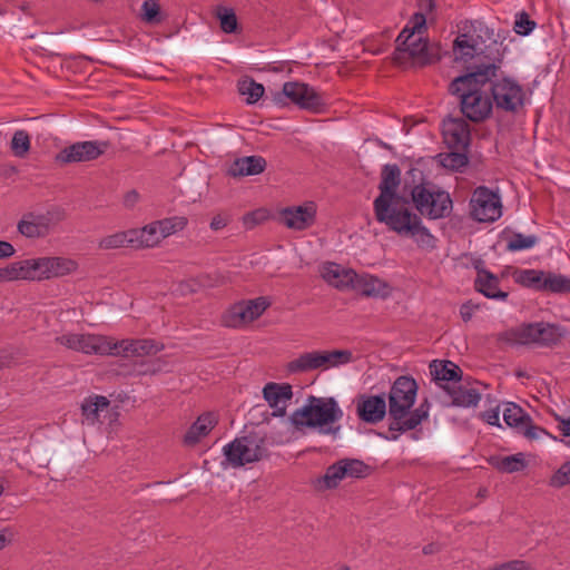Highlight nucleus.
Masks as SVG:
<instances>
[{
  "instance_id": "9b49d317",
  "label": "nucleus",
  "mask_w": 570,
  "mask_h": 570,
  "mask_svg": "<svg viewBox=\"0 0 570 570\" xmlns=\"http://www.w3.org/2000/svg\"><path fill=\"white\" fill-rule=\"evenodd\" d=\"M284 99L313 112H320L326 106V100L315 88L301 81H287L283 85L282 91L275 96V101L284 104Z\"/></svg>"
},
{
  "instance_id": "e2e57ef3",
  "label": "nucleus",
  "mask_w": 570,
  "mask_h": 570,
  "mask_svg": "<svg viewBox=\"0 0 570 570\" xmlns=\"http://www.w3.org/2000/svg\"><path fill=\"white\" fill-rule=\"evenodd\" d=\"M559 429L564 436H570V416L559 420Z\"/></svg>"
},
{
  "instance_id": "a19ab883",
  "label": "nucleus",
  "mask_w": 570,
  "mask_h": 570,
  "mask_svg": "<svg viewBox=\"0 0 570 570\" xmlns=\"http://www.w3.org/2000/svg\"><path fill=\"white\" fill-rule=\"evenodd\" d=\"M238 90L242 96L246 97L248 104H255L264 95L263 85L255 82L252 79H243L238 83Z\"/></svg>"
},
{
  "instance_id": "4c0bfd02",
  "label": "nucleus",
  "mask_w": 570,
  "mask_h": 570,
  "mask_svg": "<svg viewBox=\"0 0 570 570\" xmlns=\"http://www.w3.org/2000/svg\"><path fill=\"white\" fill-rule=\"evenodd\" d=\"M345 478L346 476H345L344 468L342 466L341 461H338L337 463L331 465L326 470L325 474L318 480L317 487H318V489H322V490L334 489Z\"/></svg>"
},
{
  "instance_id": "3c124183",
  "label": "nucleus",
  "mask_w": 570,
  "mask_h": 570,
  "mask_svg": "<svg viewBox=\"0 0 570 570\" xmlns=\"http://www.w3.org/2000/svg\"><path fill=\"white\" fill-rule=\"evenodd\" d=\"M551 485L563 487L570 483V462L563 463L551 478Z\"/></svg>"
},
{
  "instance_id": "9d476101",
  "label": "nucleus",
  "mask_w": 570,
  "mask_h": 570,
  "mask_svg": "<svg viewBox=\"0 0 570 570\" xmlns=\"http://www.w3.org/2000/svg\"><path fill=\"white\" fill-rule=\"evenodd\" d=\"M110 336L80 331H66L56 337V342L68 350L86 355H108Z\"/></svg>"
},
{
  "instance_id": "052dcab7",
  "label": "nucleus",
  "mask_w": 570,
  "mask_h": 570,
  "mask_svg": "<svg viewBox=\"0 0 570 570\" xmlns=\"http://www.w3.org/2000/svg\"><path fill=\"white\" fill-rule=\"evenodd\" d=\"M474 311H475V307L472 304L466 303L461 306L460 315L464 322H468L472 318Z\"/></svg>"
},
{
  "instance_id": "0eeeda50",
  "label": "nucleus",
  "mask_w": 570,
  "mask_h": 570,
  "mask_svg": "<svg viewBox=\"0 0 570 570\" xmlns=\"http://www.w3.org/2000/svg\"><path fill=\"white\" fill-rule=\"evenodd\" d=\"M426 28V18L415 13L397 37V53H407L414 60L426 63L431 60L429 46L423 38Z\"/></svg>"
},
{
  "instance_id": "aec40b11",
  "label": "nucleus",
  "mask_w": 570,
  "mask_h": 570,
  "mask_svg": "<svg viewBox=\"0 0 570 570\" xmlns=\"http://www.w3.org/2000/svg\"><path fill=\"white\" fill-rule=\"evenodd\" d=\"M82 425L98 428L110 414V402L106 396L89 395L80 405Z\"/></svg>"
},
{
  "instance_id": "0e129e2a",
  "label": "nucleus",
  "mask_w": 570,
  "mask_h": 570,
  "mask_svg": "<svg viewBox=\"0 0 570 570\" xmlns=\"http://www.w3.org/2000/svg\"><path fill=\"white\" fill-rule=\"evenodd\" d=\"M2 282H12L9 265L0 268V283H2Z\"/></svg>"
},
{
  "instance_id": "72a5a7b5",
  "label": "nucleus",
  "mask_w": 570,
  "mask_h": 570,
  "mask_svg": "<svg viewBox=\"0 0 570 570\" xmlns=\"http://www.w3.org/2000/svg\"><path fill=\"white\" fill-rule=\"evenodd\" d=\"M476 288L487 297L504 299L507 293L499 288L498 277L488 271H479L475 279Z\"/></svg>"
},
{
  "instance_id": "dca6fc26",
  "label": "nucleus",
  "mask_w": 570,
  "mask_h": 570,
  "mask_svg": "<svg viewBox=\"0 0 570 570\" xmlns=\"http://www.w3.org/2000/svg\"><path fill=\"white\" fill-rule=\"evenodd\" d=\"M317 206L314 202L289 206L279 213L281 222L289 229L301 232L311 228L316 222Z\"/></svg>"
},
{
  "instance_id": "a878e982",
  "label": "nucleus",
  "mask_w": 570,
  "mask_h": 570,
  "mask_svg": "<svg viewBox=\"0 0 570 570\" xmlns=\"http://www.w3.org/2000/svg\"><path fill=\"white\" fill-rule=\"evenodd\" d=\"M490 465L502 473H514L525 469L531 462V455L515 453L512 455L495 454L488 459Z\"/></svg>"
},
{
  "instance_id": "f8f14e48",
  "label": "nucleus",
  "mask_w": 570,
  "mask_h": 570,
  "mask_svg": "<svg viewBox=\"0 0 570 570\" xmlns=\"http://www.w3.org/2000/svg\"><path fill=\"white\" fill-rule=\"evenodd\" d=\"M471 216L478 222H494L502 215L499 195L487 187H478L470 200Z\"/></svg>"
},
{
  "instance_id": "393cba45",
  "label": "nucleus",
  "mask_w": 570,
  "mask_h": 570,
  "mask_svg": "<svg viewBox=\"0 0 570 570\" xmlns=\"http://www.w3.org/2000/svg\"><path fill=\"white\" fill-rule=\"evenodd\" d=\"M504 423L525 436H532L531 417L515 403H505L502 410Z\"/></svg>"
},
{
  "instance_id": "2eb2a0df",
  "label": "nucleus",
  "mask_w": 570,
  "mask_h": 570,
  "mask_svg": "<svg viewBox=\"0 0 570 570\" xmlns=\"http://www.w3.org/2000/svg\"><path fill=\"white\" fill-rule=\"evenodd\" d=\"M110 352L108 356L141 357L153 355L163 350V345L154 340L147 338H124L116 340L110 336Z\"/></svg>"
},
{
  "instance_id": "338daca9",
  "label": "nucleus",
  "mask_w": 570,
  "mask_h": 570,
  "mask_svg": "<svg viewBox=\"0 0 570 570\" xmlns=\"http://www.w3.org/2000/svg\"><path fill=\"white\" fill-rule=\"evenodd\" d=\"M256 215H258V213H253V214H248V215H246V216H245V218H244V223H245L246 225H248V224H249V222H253V223H254V222L256 220Z\"/></svg>"
},
{
  "instance_id": "ea45409f",
  "label": "nucleus",
  "mask_w": 570,
  "mask_h": 570,
  "mask_svg": "<svg viewBox=\"0 0 570 570\" xmlns=\"http://www.w3.org/2000/svg\"><path fill=\"white\" fill-rule=\"evenodd\" d=\"M481 396L473 387L461 386L453 394V403L458 406L470 407L479 403Z\"/></svg>"
},
{
  "instance_id": "c756f323",
  "label": "nucleus",
  "mask_w": 570,
  "mask_h": 570,
  "mask_svg": "<svg viewBox=\"0 0 570 570\" xmlns=\"http://www.w3.org/2000/svg\"><path fill=\"white\" fill-rule=\"evenodd\" d=\"M538 289L557 294H570V277L537 271V291Z\"/></svg>"
},
{
  "instance_id": "680f3d73",
  "label": "nucleus",
  "mask_w": 570,
  "mask_h": 570,
  "mask_svg": "<svg viewBox=\"0 0 570 570\" xmlns=\"http://www.w3.org/2000/svg\"><path fill=\"white\" fill-rule=\"evenodd\" d=\"M509 570H531V567L521 560L509 562Z\"/></svg>"
},
{
  "instance_id": "4468645a",
  "label": "nucleus",
  "mask_w": 570,
  "mask_h": 570,
  "mask_svg": "<svg viewBox=\"0 0 570 570\" xmlns=\"http://www.w3.org/2000/svg\"><path fill=\"white\" fill-rule=\"evenodd\" d=\"M55 213L50 210H30L18 222V232L27 238L46 237L56 224Z\"/></svg>"
},
{
  "instance_id": "5701e85b",
  "label": "nucleus",
  "mask_w": 570,
  "mask_h": 570,
  "mask_svg": "<svg viewBox=\"0 0 570 570\" xmlns=\"http://www.w3.org/2000/svg\"><path fill=\"white\" fill-rule=\"evenodd\" d=\"M442 134L444 141L451 148H464L469 144V125L459 118H449L442 124Z\"/></svg>"
},
{
  "instance_id": "c85d7f7f",
  "label": "nucleus",
  "mask_w": 570,
  "mask_h": 570,
  "mask_svg": "<svg viewBox=\"0 0 570 570\" xmlns=\"http://www.w3.org/2000/svg\"><path fill=\"white\" fill-rule=\"evenodd\" d=\"M566 334L561 325L537 322V347H556L561 344Z\"/></svg>"
},
{
  "instance_id": "13d9d810",
  "label": "nucleus",
  "mask_w": 570,
  "mask_h": 570,
  "mask_svg": "<svg viewBox=\"0 0 570 570\" xmlns=\"http://www.w3.org/2000/svg\"><path fill=\"white\" fill-rule=\"evenodd\" d=\"M14 253V247L9 242L0 240V259L11 257Z\"/></svg>"
},
{
  "instance_id": "f3484780",
  "label": "nucleus",
  "mask_w": 570,
  "mask_h": 570,
  "mask_svg": "<svg viewBox=\"0 0 570 570\" xmlns=\"http://www.w3.org/2000/svg\"><path fill=\"white\" fill-rule=\"evenodd\" d=\"M108 147L105 141H80L58 153L56 160L60 164L85 163L97 159Z\"/></svg>"
},
{
  "instance_id": "412c9836",
  "label": "nucleus",
  "mask_w": 570,
  "mask_h": 570,
  "mask_svg": "<svg viewBox=\"0 0 570 570\" xmlns=\"http://www.w3.org/2000/svg\"><path fill=\"white\" fill-rule=\"evenodd\" d=\"M353 291L365 297L386 299L392 296L394 287L385 279L370 274L356 273Z\"/></svg>"
},
{
  "instance_id": "c9c22d12",
  "label": "nucleus",
  "mask_w": 570,
  "mask_h": 570,
  "mask_svg": "<svg viewBox=\"0 0 570 570\" xmlns=\"http://www.w3.org/2000/svg\"><path fill=\"white\" fill-rule=\"evenodd\" d=\"M167 16L161 10L158 0H144L140 7V19L147 24H160Z\"/></svg>"
},
{
  "instance_id": "2f4dec72",
  "label": "nucleus",
  "mask_w": 570,
  "mask_h": 570,
  "mask_svg": "<svg viewBox=\"0 0 570 570\" xmlns=\"http://www.w3.org/2000/svg\"><path fill=\"white\" fill-rule=\"evenodd\" d=\"M401 171L396 165H385L382 170L381 183L379 185L380 195L377 197H391L401 195L399 193Z\"/></svg>"
},
{
  "instance_id": "4d7b16f0",
  "label": "nucleus",
  "mask_w": 570,
  "mask_h": 570,
  "mask_svg": "<svg viewBox=\"0 0 570 570\" xmlns=\"http://www.w3.org/2000/svg\"><path fill=\"white\" fill-rule=\"evenodd\" d=\"M13 540V531L9 528L0 530V550Z\"/></svg>"
},
{
  "instance_id": "f257e3e1",
  "label": "nucleus",
  "mask_w": 570,
  "mask_h": 570,
  "mask_svg": "<svg viewBox=\"0 0 570 570\" xmlns=\"http://www.w3.org/2000/svg\"><path fill=\"white\" fill-rule=\"evenodd\" d=\"M373 206L376 220L390 230L412 239L421 249L431 250L435 247V237L423 225L422 219L412 212L403 195L376 197Z\"/></svg>"
},
{
  "instance_id": "603ef678",
  "label": "nucleus",
  "mask_w": 570,
  "mask_h": 570,
  "mask_svg": "<svg viewBox=\"0 0 570 570\" xmlns=\"http://www.w3.org/2000/svg\"><path fill=\"white\" fill-rule=\"evenodd\" d=\"M534 27V22L524 12L518 13L514 22V31L521 36H528Z\"/></svg>"
},
{
  "instance_id": "1a4fd4ad",
  "label": "nucleus",
  "mask_w": 570,
  "mask_h": 570,
  "mask_svg": "<svg viewBox=\"0 0 570 570\" xmlns=\"http://www.w3.org/2000/svg\"><path fill=\"white\" fill-rule=\"evenodd\" d=\"M411 197L416 210L430 219L442 218L452 209L450 195L429 184L414 186Z\"/></svg>"
},
{
  "instance_id": "f03ea898",
  "label": "nucleus",
  "mask_w": 570,
  "mask_h": 570,
  "mask_svg": "<svg viewBox=\"0 0 570 570\" xmlns=\"http://www.w3.org/2000/svg\"><path fill=\"white\" fill-rule=\"evenodd\" d=\"M417 395V384L410 376H400L389 393L390 430L387 440H397L399 433L415 429L429 416L425 403L413 409Z\"/></svg>"
},
{
  "instance_id": "de8ad7c7",
  "label": "nucleus",
  "mask_w": 570,
  "mask_h": 570,
  "mask_svg": "<svg viewBox=\"0 0 570 570\" xmlns=\"http://www.w3.org/2000/svg\"><path fill=\"white\" fill-rule=\"evenodd\" d=\"M346 478H362L367 474V466L360 460L345 459L341 460Z\"/></svg>"
},
{
  "instance_id": "20e7f679",
  "label": "nucleus",
  "mask_w": 570,
  "mask_h": 570,
  "mask_svg": "<svg viewBox=\"0 0 570 570\" xmlns=\"http://www.w3.org/2000/svg\"><path fill=\"white\" fill-rule=\"evenodd\" d=\"M491 72L475 71L455 78L451 91L459 96L463 115L472 121L488 118L492 111Z\"/></svg>"
},
{
  "instance_id": "6e6d98bb",
  "label": "nucleus",
  "mask_w": 570,
  "mask_h": 570,
  "mask_svg": "<svg viewBox=\"0 0 570 570\" xmlns=\"http://www.w3.org/2000/svg\"><path fill=\"white\" fill-rule=\"evenodd\" d=\"M229 218L226 215L218 214L213 217L210 222V228L213 230L223 229L228 224Z\"/></svg>"
},
{
  "instance_id": "a18cd8bd",
  "label": "nucleus",
  "mask_w": 570,
  "mask_h": 570,
  "mask_svg": "<svg viewBox=\"0 0 570 570\" xmlns=\"http://www.w3.org/2000/svg\"><path fill=\"white\" fill-rule=\"evenodd\" d=\"M512 344L527 345L534 341V330L531 324L512 330L508 338Z\"/></svg>"
},
{
  "instance_id": "cd10ccee",
  "label": "nucleus",
  "mask_w": 570,
  "mask_h": 570,
  "mask_svg": "<svg viewBox=\"0 0 570 570\" xmlns=\"http://www.w3.org/2000/svg\"><path fill=\"white\" fill-rule=\"evenodd\" d=\"M47 279L59 278L77 272L78 262L65 256H45Z\"/></svg>"
},
{
  "instance_id": "37998d69",
  "label": "nucleus",
  "mask_w": 570,
  "mask_h": 570,
  "mask_svg": "<svg viewBox=\"0 0 570 570\" xmlns=\"http://www.w3.org/2000/svg\"><path fill=\"white\" fill-rule=\"evenodd\" d=\"M439 164L450 170H460L468 164V158L462 153H445L438 156Z\"/></svg>"
},
{
  "instance_id": "b1692460",
  "label": "nucleus",
  "mask_w": 570,
  "mask_h": 570,
  "mask_svg": "<svg viewBox=\"0 0 570 570\" xmlns=\"http://www.w3.org/2000/svg\"><path fill=\"white\" fill-rule=\"evenodd\" d=\"M358 416L368 423L381 421L386 414V402L381 395L361 396L357 401Z\"/></svg>"
},
{
  "instance_id": "39448f33",
  "label": "nucleus",
  "mask_w": 570,
  "mask_h": 570,
  "mask_svg": "<svg viewBox=\"0 0 570 570\" xmlns=\"http://www.w3.org/2000/svg\"><path fill=\"white\" fill-rule=\"evenodd\" d=\"M342 417L343 411L334 399L311 396L291 415L288 423L297 430L313 428L323 434H336L340 428L334 424Z\"/></svg>"
},
{
  "instance_id": "864d4df0",
  "label": "nucleus",
  "mask_w": 570,
  "mask_h": 570,
  "mask_svg": "<svg viewBox=\"0 0 570 570\" xmlns=\"http://www.w3.org/2000/svg\"><path fill=\"white\" fill-rule=\"evenodd\" d=\"M511 276L515 283L522 286L530 287L534 284V272L532 269H513Z\"/></svg>"
},
{
  "instance_id": "8fccbe9b",
  "label": "nucleus",
  "mask_w": 570,
  "mask_h": 570,
  "mask_svg": "<svg viewBox=\"0 0 570 570\" xmlns=\"http://www.w3.org/2000/svg\"><path fill=\"white\" fill-rule=\"evenodd\" d=\"M30 259V269H31V281H47L46 277V267H45V256L29 258Z\"/></svg>"
},
{
  "instance_id": "6ab92c4d",
  "label": "nucleus",
  "mask_w": 570,
  "mask_h": 570,
  "mask_svg": "<svg viewBox=\"0 0 570 570\" xmlns=\"http://www.w3.org/2000/svg\"><path fill=\"white\" fill-rule=\"evenodd\" d=\"M492 101L497 102L499 108L514 110L523 101V91L521 87L512 79L503 78L491 85Z\"/></svg>"
},
{
  "instance_id": "774afa93",
  "label": "nucleus",
  "mask_w": 570,
  "mask_h": 570,
  "mask_svg": "<svg viewBox=\"0 0 570 570\" xmlns=\"http://www.w3.org/2000/svg\"><path fill=\"white\" fill-rule=\"evenodd\" d=\"M433 551H434V549H433V547H432V546H426V547H424V549H423V552H424L425 554L433 553Z\"/></svg>"
},
{
  "instance_id": "bb28decb",
  "label": "nucleus",
  "mask_w": 570,
  "mask_h": 570,
  "mask_svg": "<svg viewBox=\"0 0 570 570\" xmlns=\"http://www.w3.org/2000/svg\"><path fill=\"white\" fill-rule=\"evenodd\" d=\"M266 161L261 156H245L235 159L227 168L233 177L253 176L264 171Z\"/></svg>"
},
{
  "instance_id": "58836bf2",
  "label": "nucleus",
  "mask_w": 570,
  "mask_h": 570,
  "mask_svg": "<svg viewBox=\"0 0 570 570\" xmlns=\"http://www.w3.org/2000/svg\"><path fill=\"white\" fill-rule=\"evenodd\" d=\"M157 225L163 239L183 230L187 225V218L184 216H174L157 220Z\"/></svg>"
},
{
  "instance_id": "09e8293b",
  "label": "nucleus",
  "mask_w": 570,
  "mask_h": 570,
  "mask_svg": "<svg viewBox=\"0 0 570 570\" xmlns=\"http://www.w3.org/2000/svg\"><path fill=\"white\" fill-rule=\"evenodd\" d=\"M534 245L532 236H523L521 234L513 235L507 243V248L511 252L531 248Z\"/></svg>"
},
{
  "instance_id": "6e6552de",
  "label": "nucleus",
  "mask_w": 570,
  "mask_h": 570,
  "mask_svg": "<svg viewBox=\"0 0 570 570\" xmlns=\"http://www.w3.org/2000/svg\"><path fill=\"white\" fill-rule=\"evenodd\" d=\"M354 355L348 350L313 351L303 353L287 364L289 373H303L315 370H330L348 364Z\"/></svg>"
},
{
  "instance_id": "7ed1b4c3",
  "label": "nucleus",
  "mask_w": 570,
  "mask_h": 570,
  "mask_svg": "<svg viewBox=\"0 0 570 570\" xmlns=\"http://www.w3.org/2000/svg\"><path fill=\"white\" fill-rule=\"evenodd\" d=\"M493 30L481 21L471 22L458 35L453 43V58L456 62L472 63L478 71L492 72L497 40Z\"/></svg>"
},
{
  "instance_id": "4be33fe9",
  "label": "nucleus",
  "mask_w": 570,
  "mask_h": 570,
  "mask_svg": "<svg viewBox=\"0 0 570 570\" xmlns=\"http://www.w3.org/2000/svg\"><path fill=\"white\" fill-rule=\"evenodd\" d=\"M263 395L273 416H284L293 397V390L289 384L268 383L263 389Z\"/></svg>"
},
{
  "instance_id": "e433bc0d",
  "label": "nucleus",
  "mask_w": 570,
  "mask_h": 570,
  "mask_svg": "<svg viewBox=\"0 0 570 570\" xmlns=\"http://www.w3.org/2000/svg\"><path fill=\"white\" fill-rule=\"evenodd\" d=\"M98 246L101 249H117L125 246L134 247L131 229L105 236L99 240Z\"/></svg>"
},
{
  "instance_id": "f704fd0d",
  "label": "nucleus",
  "mask_w": 570,
  "mask_h": 570,
  "mask_svg": "<svg viewBox=\"0 0 570 570\" xmlns=\"http://www.w3.org/2000/svg\"><path fill=\"white\" fill-rule=\"evenodd\" d=\"M460 368L450 361H433L430 374L435 381H454L459 379Z\"/></svg>"
},
{
  "instance_id": "69168bd1",
  "label": "nucleus",
  "mask_w": 570,
  "mask_h": 570,
  "mask_svg": "<svg viewBox=\"0 0 570 570\" xmlns=\"http://www.w3.org/2000/svg\"><path fill=\"white\" fill-rule=\"evenodd\" d=\"M509 568H510L509 562H507V563H501V564H495V566L489 567L485 570H509Z\"/></svg>"
},
{
  "instance_id": "bf43d9fd",
  "label": "nucleus",
  "mask_w": 570,
  "mask_h": 570,
  "mask_svg": "<svg viewBox=\"0 0 570 570\" xmlns=\"http://www.w3.org/2000/svg\"><path fill=\"white\" fill-rule=\"evenodd\" d=\"M139 199V194L136 190H129L124 196V205L128 208L134 207Z\"/></svg>"
},
{
  "instance_id": "c03bdc74",
  "label": "nucleus",
  "mask_w": 570,
  "mask_h": 570,
  "mask_svg": "<svg viewBox=\"0 0 570 570\" xmlns=\"http://www.w3.org/2000/svg\"><path fill=\"white\" fill-rule=\"evenodd\" d=\"M11 150L17 157H24L30 149V137L24 130H18L11 139Z\"/></svg>"
},
{
  "instance_id": "ddd939ff",
  "label": "nucleus",
  "mask_w": 570,
  "mask_h": 570,
  "mask_svg": "<svg viewBox=\"0 0 570 570\" xmlns=\"http://www.w3.org/2000/svg\"><path fill=\"white\" fill-rule=\"evenodd\" d=\"M264 297L239 302L227 309L223 323L227 327H243L257 320L268 307Z\"/></svg>"
},
{
  "instance_id": "79ce46f5",
  "label": "nucleus",
  "mask_w": 570,
  "mask_h": 570,
  "mask_svg": "<svg viewBox=\"0 0 570 570\" xmlns=\"http://www.w3.org/2000/svg\"><path fill=\"white\" fill-rule=\"evenodd\" d=\"M216 17L219 21L220 29L226 33L236 32L238 22L233 9L227 7H218L216 9Z\"/></svg>"
},
{
  "instance_id": "5fc2aeb1",
  "label": "nucleus",
  "mask_w": 570,
  "mask_h": 570,
  "mask_svg": "<svg viewBox=\"0 0 570 570\" xmlns=\"http://www.w3.org/2000/svg\"><path fill=\"white\" fill-rule=\"evenodd\" d=\"M500 412L499 407L491 409L482 414V419L490 425L500 426Z\"/></svg>"
},
{
  "instance_id": "7c9ffc66",
  "label": "nucleus",
  "mask_w": 570,
  "mask_h": 570,
  "mask_svg": "<svg viewBox=\"0 0 570 570\" xmlns=\"http://www.w3.org/2000/svg\"><path fill=\"white\" fill-rule=\"evenodd\" d=\"M134 248L155 247L163 240L157 222L150 223L142 228L131 229Z\"/></svg>"
},
{
  "instance_id": "49530a36",
  "label": "nucleus",
  "mask_w": 570,
  "mask_h": 570,
  "mask_svg": "<svg viewBox=\"0 0 570 570\" xmlns=\"http://www.w3.org/2000/svg\"><path fill=\"white\" fill-rule=\"evenodd\" d=\"M11 279L13 281H31L30 259H22L9 264Z\"/></svg>"
},
{
  "instance_id": "423d86ee",
  "label": "nucleus",
  "mask_w": 570,
  "mask_h": 570,
  "mask_svg": "<svg viewBox=\"0 0 570 570\" xmlns=\"http://www.w3.org/2000/svg\"><path fill=\"white\" fill-rule=\"evenodd\" d=\"M268 443L266 433L261 430L238 436L223 448V464L240 468L245 464L262 460L267 455Z\"/></svg>"
},
{
  "instance_id": "a211bd4d",
  "label": "nucleus",
  "mask_w": 570,
  "mask_h": 570,
  "mask_svg": "<svg viewBox=\"0 0 570 570\" xmlns=\"http://www.w3.org/2000/svg\"><path fill=\"white\" fill-rule=\"evenodd\" d=\"M318 275L328 286L341 292L353 291V286H355L356 272L334 262L321 263Z\"/></svg>"
},
{
  "instance_id": "473e14b6",
  "label": "nucleus",
  "mask_w": 570,
  "mask_h": 570,
  "mask_svg": "<svg viewBox=\"0 0 570 570\" xmlns=\"http://www.w3.org/2000/svg\"><path fill=\"white\" fill-rule=\"evenodd\" d=\"M217 417L214 413H205L190 426L185 435V441L189 444L198 442L206 436L216 425Z\"/></svg>"
}]
</instances>
